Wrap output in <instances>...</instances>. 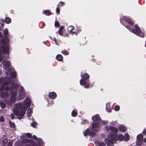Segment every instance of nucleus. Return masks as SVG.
Wrapping results in <instances>:
<instances>
[{
  "label": "nucleus",
  "instance_id": "1",
  "mask_svg": "<svg viewBox=\"0 0 146 146\" xmlns=\"http://www.w3.org/2000/svg\"><path fill=\"white\" fill-rule=\"evenodd\" d=\"M24 103L23 105L20 103L17 104H16V108L13 110L14 114L19 116V118L21 119L23 118L26 112V108L31 106V100L28 98L25 100Z\"/></svg>",
  "mask_w": 146,
  "mask_h": 146
},
{
  "label": "nucleus",
  "instance_id": "2",
  "mask_svg": "<svg viewBox=\"0 0 146 146\" xmlns=\"http://www.w3.org/2000/svg\"><path fill=\"white\" fill-rule=\"evenodd\" d=\"M4 84L7 86L5 88V91L9 90L10 92L11 96L10 99L12 102L14 103L16 102L17 99V89L18 88V86L17 84L14 83L12 82L9 83L7 82H5Z\"/></svg>",
  "mask_w": 146,
  "mask_h": 146
},
{
  "label": "nucleus",
  "instance_id": "3",
  "mask_svg": "<svg viewBox=\"0 0 146 146\" xmlns=\"http://www.w3.org/2000/svg\"><path fill=\"white\" fill-rule=\"evenodd\" d=\"M112 136L114 137L111 140H110L108 139H105L104 141L107 146H114V144L116 143V141L118 140L122 141L124 140V136L122 134H120L118 136L117 135H114Z\"/></svg>",
  "mask_w": 146,
  "mask_h": 146
},
{
  "label": "nucleus",
  "instance_id": "4",
  "mask_svg": "<svg viewBox=\"0 0 146 146\" xmlns=\"http://www.w3.org/2000/svg\"><path fill=\"white\" fill-rule=\"evenodd\" d=\"M124 26L133 33L142 38H143L144 37L145 35L144 32L141 31L137 25L136 24L135 25V28L134 29H132L129 25H125Z\"/></svg>",
  "mask_w": 146,
  "mask_h": 146
},
{
  "label": "nucleus",
  "instance_id": "5",
  "mask_svg": "<svg viewBox=\"0 0 146 146\" xmlns=\"http://www.w3.org/2000/svg\"><path fill=\"white\" fill-rule=\"evenodd\" d=\"M90 76L87 73L84 74L81 76L82 79L80 81V84L82 86H84L86 88H89L92 87L90 85V81L89 80Z\"/></svg>",
  "mask_w": 146,
  "mask_h": 146
},
{
  "label": "nucleus",
  "instance_id": "6",
  "mask_svg": "<svg viewBox=\"0 0 146 146\" xmlns=\"http://www.w3.org/2000/svg\"><path fill=\"white\" fill-rule=\"evenodd\" d=\"M105 129L108 132H110V131H111V133L108 136V138L110 140H111L114 137L112 136V135H117V133L118 132V130L117 128L116 127H113L112 126H106L105 127Z\"/></svg>",
  "mask_w": 146,
  "mask_h": 146
},
{
  "label": "nucleus",
  "instance_id": "7",
  "mask_svg": "<svg viewBox=\"0 0 146 146\" xmlns=\"http://www.w3.org/2000/svg\"><path fill=\"white\" fill-rule=\"evenodd\" d=\"M91 130L89 128H88L84 132V135L85 136H86L88 135L92 136L93 137L96 135V132L97 131V129H92L91 128Z\"/></svg>",
  "mask_w": 146,
  "mask_h": 146
},
{
  "label": "nucleus",
  "instance_id": "8",
  "mask_svg": "<svg viewBox=\"0 0 146 146\" xmlns=\"http://www.w3.org/2000/svg\"><path fill=\"white\" fill-rule=\"evenodd\" d=\"M23 141L24 143H29V144H26L24 146H38L37 144L31 139H23Z\"/></svg>",
  "mask_w": 146,
  "mask_h": 146
},
{
  "label": "nucleus",
  "instance_id": "9",
  "mask_svg": "<svg viewBox=\"0 0 146 146\" xmlns=\"http://www.w3.org/2000/svg\"><path fill=\"white\" fill-rule=\"evenodd\" d=\"M123 19L131 25H133L134 24V23L132 19L128 17L124 16L123 17Z\"/></svg>",
  "mask_w": 146,
  "mask_h": 146
},
{
  "label": "nucleus",
  "instance_id": "10",
  "mask_svg": "<svg viewBox=\"0 0 146 146\" xmlns=\"http://www.w3.org/2000/svg\"><path fill=\"white\" fill-rule=\"evenodd\" d=\"M1 50L4 53L7 54L9 52V46L8 45H3L1 46Z\"/></svg>",
  "mask_w": 146,
  "mask_h": 146
},
{
  "label": "nucleus",
  "instance_id": "11",
  "mask_svg": "<svg viewBox=\"0 0 146 146\" xmlns=\"http://www.w3.org/2000/svg\"><path fill=\"white\" fill-rule=\"evenodd\" d=\"M92 120L93 121L100 122L101 121V119L99 115L96 114L92 117Z\"/></svg>",
  "mask_w": 146,
  "mask_h": 146
},
{
  "label": "nucleus",
  "instance_id": "12",
  "mask_svg": "<svg viewBox=\"0 0 146 146\" xmlns=\"http://www.w3.org/2000/svg\"><path fill=\"white\" fill-rule=\"evenodd\" d=\"M6 92H3L1 94V97L3 98H6L9 96L8 91H6Z\"/></svg>",
  "mask_w": 146,
  "mask_h": 146
},
{
  "label": "nucleus",
  "instance_id": "13",
  "mask_svg": "<svg viewBox=\"0 0 146 146\" xmlns=\"http://www.w3.org/2000/svg\"><path fill=\"white\" fill-rule=\"evenodd\" d=\"M99 122L93 121L92 124V129H95L97 128L99 125Z\"/></svg>",
  "mask_w": 146,
  "mask_h": 146
},
{
  "label": "nucleus",
  "instance_id": "14",
  "mask_svg": "<svg viewBox=\"0 0 146 146\" xmlns=\"http://www.w3.org/2000/svg\"><path fill=\"white\" fill-rule=\"evenodd\" d=\"M49 98L51 99H53L57 97L56 93L54 92H51L48 95Z\"/></svg>",
  "mask_w": 146,
  "mask_h": 146
},
{
  "label": "nucleus",
  "instance_id": "15",
  "mask_svg": "<svg viewBox=\"0 0 146 146\" xmlns=\"http://www.w3.org/2000/svg\"><path fill=\"white\" fill-rule=\"evenodd\" d=\"M94 143L97 146H106L104 142H100L98 140L95 141Z\"/></svg>",
  "mask_w": 146,
  "mask_h": 146
},
{
  "label": "nucleus",
  "instance_id": "16",
  "mask_svg": "<svg viewBox=\"0 0 146 146\" xmlns=\"http://www.w3.org/2000/svg\"><path fill=\"white\" fill-rule=\"evenodd\" d=\"M10 65V62L7 60L3 61V66L5 68H8L9 67Z\"/></svg>",
  "mask_w": 146,
  "mask_h": 146
},
{
  "label": "nucleus",
  "instance_id": "17",
  "mask_svg": "<svg viewBox=\"0 0 146 146\" xmlns=\"http://www.w3.org/2000/svg\"><path fill=\"white\" fill-rule=\"evenodd\" d=\"M5 38V39H1L0 41V42L2 44H3L4 45H6V44L7 43H8L9 41V40L7 38Z\"/></svg>",
  "mask_w": 146,
  "mask_h": 146
},
{
  "label": "nucleus",
  "instance_id": "18",
  "mask_svg": "<svg viewBox=\"0 0 146 146\" xmlns=\"http://www.w3.org/2000/svg\"><path fill=\"white\" fill-rule=\"evenodd\" d=\"M119 129L121 132H125L127 131V128L124 126L122 125H119Z\"/></svg>",
  "mask_w": 146,
  "mask_h": 146
},
{
  "label": "nucleus",
  "instance_id": "19",
  "mask_svg": "<svg viewBox=\"0 0 146 146\" xmlns=\"http://www.w3.org/2000/svg\"><path fill=\"white\" fill-rule=\"evenodd\" d=\"M56 58L58 61H61L63 60V57L61 55L58 54L56 56Z\"/></svg>",
  "mask_w": 146,
  "mask_h": 146
},
{
  "label": "nucleus",
  "instance_id": "20",
  "mask_svg": "<svg viewBox=\"0 0 146 146\" xmlns=\"http://www.w3.org/2000/svg\"><path fill=\"white\" fill-rule=\"evenodd\" d=\"M64 28V27L63 26H61L60 27L58 31V34L61 36L63 35V30Z\"/></svg>",
  "mask_w": 146,
  "mask_h": 146
},
{
  "label": "nucleus",
  "instance_id": "21",
  "mask_svg": "<svg viewBox=\"0 0 146 146\" xmlns=\"http://www.w3.org/2000/svg\"><path fill=\"white\" fill-rule=\"evenodd\" d=\"M136 143L137 145L141 146L143 145V140L140 139H137Z\"/></svg>",
  "mask_w": 146,
  "mask_h": 146
},
{
  "label": "nucleus",
  "instance_id": "22",
  "mask_svg": "<svg viewBox=\"0 0 146 146\" xmlns=\"http://www.w3.org/2000/svg\"><path fill=\"white\" fill-rule=\"evenodd\" d=\"M37 141L38 143V145L39 146L42 145L44 144V141L41 138H38Z\"/></svg>",
  "mask_w": 146,
  "mask_h": 146
},
{
  "label": "nucleus",
  "instance_id": "23",
  "mask_svg": "<svg viewBox=\"0 0 146 146\" xmlns=\"http://www.w3.org/2000/svg\"><path fill=\"white\" fill-rule=\"evenodd\" d=\"M4 35L5 38H7V36H9V31L7 29H5L3 31Z\"/></svg>",
  "mask_w": 146,
  "mask_h": 146
},
{
  "label": "nucleus",
  "instance_id": "24",
  "mask_svg": "<svg viewBox=\"0 0 146 146\" xmlns=\"http://www.w3.org/2000/svg\"><path fill=\"white\" fill-rule=\"evenodd\" d=\"M44 13L46 15H50L52 14L51 11L49 10H45L44 11Z\"/></svg>",
  "mask_w": 146,
  "mask_h": 146
},
{
  "label": "nucleus",
  "instance_id": "25",
  "mask_svg": "<svg viewBox=\"0 0 146 146\" xmlns=\"http://www.w3.org/2000/svg\"><path fill=\"white\" fill-rule=\"evenodd\" d=\"M124 139L125 141H128L129 139V134L128 133H126L125 134Z\"/></svg>",
  "mask_w": 146,
  "mask_h": 146
},
{
  "label": "nucleus",
  "instance_id": "26",
  "mask_svg": "<svg viewBox=\"0 0 146 146\" xmlns=\"http://www.w3.org/2000/svg\"><path fill=\"white\" fill-rule=\"evenodd\" d=\"M4 21L6 23L9 24L11 22V19L9 17H6Z\"/></svg>",
  "mask_w": 146,
  "mask_h": 146
},
{
  "label": "nucleus",
  "instance_id": "27",
  "mask_svg": "<svg viewBox=\"0 0 146 146\" xmlns=\"http://www.w3.org/2000/svg\"><path fill=\"white\" fill-rule=\"evenodd\" d=\"M24 97L23 96L22 94V93H19L18 99L19 100H21L24 98Z\"/></svg>",
  "mask_w": 146,
  "mask_h": 146
},
{
  "label": "nucleus",
  "instance_id": "28",
  "mask_svg": "<svg viewBox=\"0 0 146 146\" xmlns=\"http://www.w3.org/2000/svg\"><path fill=\"white\" fill-rule=\"evenodd\" d=\"M106 110L109 112H110L111 111V108L110 107L109 104H106Z\"/></svg>",
  "mask_w": 146,
  "mask_h": 146
},
{
  "label": "nucleus",
  "instance_id": "29",
  "mask_svg": "<svg viewBox=\"0 0 146 146\" xmlns=\"http://www.w3.org/2000/svg\"><path fill=\"white\" fill-rule=\"evenodd\" d=\"M74 29V27L72 26H69L67 28V30L70 33L71 32H72V31Z\"/></svg>",
  "mask_w": 146,
  "mask_h": 146
},
{
  "label": "nucleus",
  "instance_id": "30",
  "mask_svg": "<svg viewBox=\"0 0 146 146\" xmlns=\"http://www.w3.org/2000/svg\"><path fill=\"white\" fill-rule=\"evenodd\" d=\"M10 127L12 128H15V123L13 122H11V120L9 121Z\"/></svg>",
  "mask_w": 146,
  "mask_h": 146
},
{
  "label": "nucleus",
  "instance_id": "31",
  "mask_svg": "<svg viewBox=\"0 0 146 146\" xmlns=\"http://www.w3.org/2000/svg\"><path fill=\"white\" fill-rule=\"evenodd\" d=\"M137 139H140L143 140V136L142 134H139L137 135Z\"/></svg>",
  "mask_w": 146,
  "mask_h": 146
},
{
  "label": "nucleus",
  "instance_id": "32",
  "mask_svg": "<svg viewBox=\"0 0 146 146\" xmlns=\"http://www.w3.org/2000/svg\"><path fill=\"white\" fill-rule=\"evenodd\" d=\"M8 142V140L7 139H3L2 141V144L3 146H5Z\"/></svg>",
  "mask_w": 146,
  "mask_h": 146
},
{
  "label": "nucleus",
  "instance_id": "33",
  "mask_svg": "<svg viewBox=\"0 0 146 146\" xmlns=\"http://www.w3.org/2000/svg\"><path fill=\"white\" fill-rule=\"evenodd\" d=\"M17 74L16 72H14L11 74V78H16Z\"/></svg>",
  "mask_w": 146,
  "mask_h": 146
},
{
  "label": "nucleus",
  "instance_id": "34",
  "mask_svg": "<svg viewBox=\"0 0 146 146\" xmlns=\"http://www.w3.org/2000/svg\"><path fill=\"white\" fill-rule=\"evenodd\" d=\"M72 115L73 117H76L77 115V113L76 111L73 110L72 112Z\"/></svg>",
  "mask_w": 146,
  "mask_h": 146
},
{
  "label": "nucleus",
  "instance_id": "35",
  "mask_svg": "<svg viewBox=\"0 0 146 146\" xmlns=\"http://www.w3.org/2000/svg\"><path fill=\"white\" fill-rule=\"evenodd\" d=\"M64 5V3L62 1H60L58 4L57 5V6L59 7L63 6Z\"/></svg>",
  "mask_w": 146,
  "mask_h": 146
},
{
  "label": "nucleus",
  "instance_id": "36",
  "mask_svg": "<svg viewBox=\"0 0 146 146\" xmlns=\"http://www.w3.org/2000/svg\"><path fill=\"white\" fill-rule=\"evenodd\" d=\"M61 52L62 54L65 55H68L69 54L68 52L66 50H62Z\"/></svg>",
  "mask_w": 146,
  "mask_h": 146
},
{
  "label": "nucleus",
  "instance_id": "37",
  "mask_svg": "<svg viewBox=\"0 0 146 146\" xmlns=\"http://www.w3.org/2000/svg\"><path fill=\"white\" fill-rule=\"evenodd\" d=\"M120 109V107L118 105H116L115 107V110L116 111H118Z\"/></svg>",
  "mask_w": 146,
  "mask_h": 146
},
{
  "label": "nucleus",
  "instance_id": "38",
  "mask_svg": "<svg viewBox=\"0 0 146 146\" xmlns=\"http://www.w3.org/2000/svg\"><path fill=\"white\" fill-rule=\"evenodd\" d=\"M31 126L33 127H35L37 125V123L36 122H33L31 124Z\"/></svg>",
  "mask_w": 146,
  "mask_h": 146
},
{
  "label": "nucleus",
  "instance_id": "39",
  "mask_svg": "<svg viewBox=\"0 0 146 146\" xmlns=\"http://www.w3.org/2000/svg\"><path fill=\"white\" fill-rule=\"evenodd\" d=\"M54 25L56 27H59L60 24L58 21H55L54 23Z\"/></svg>",
  "mask_w": 146,
  "mask_h": 146
},
{
  "label": "nucleus",
  "instance_id": "40",
  "mask_svg": "<svg viewBox=\"0 0 146 146\" xmlns=\"http://www.w3.org/2000/svg\"><path fill=\"white\" fill-rule=\"evenodd\" d=\"M56 12L58 14H59L60 12V9L58 6L56 8Z\"/></svg>",
  "mask_w": 146,
  "mask_h": 146
},
{
  "label": "nucleus",
  "instance_id": "41",
  "mask_svg": "<svg viewBox=\"0 0 146 146\" xmlns=\"http://www.w3.org/2000/svg\"><path fill=\"white\" fill-rule=\"evenodd\" d=\"M24 90V89L23 87L22 86H21L20 87L19 89V93H22L23 92Z\"/></svg>",
  "mask_w": 146,
  "mask_h": 146
},
{
  "label": "nucleus",
  "instance_id": "42",
  "mask_svg": "<svg viewBox=\"0 0 146 146\" xmlns=\"http://www.w3.org/2000/svg\"><path fill=\"white\" fill-rule=\"evenodd\" d=\"M26 136L28 138H31L32 137L31 134L29 133H27L26 135Z\"/></svg>",
  "mask_w": 146,
  "mask_h": 146
},
{
  "label": "nucleus",
  "instance_id": "43",
  "mask_svg": "<svg viewBox=\"0 0 146 146\" xmlns=\"http://www.w3.org/2000/svg\"><path fill=\"white\" fill-rule=\"evenodd\" d=\"M13 144V142L12 141H9L8 142L7 146H12Z\"/></svg>",
  "mask_w": 146,
  "mask_h": 146
},
{
  "label": "nucleus",
  "instance_id": "44",
  "mask_svg": "<svg viewBox=\"0 0 146 146\" xmlns=\"http://www.w3.org/2000/svg\"><path fill=\"white\" fill-rule=\"evenodd\" d=\"M0 104L1 106V107L2 108H4L5 107V105L3 103V102H0Z\"/></svg>",
  "mask_w": 146,
  "mask_h": 146
},
{
  "label": "nucleus",
  "instance_id": "45",
  "mask_svg": "<svg viewBox=\"0 0 146 146\" xmlns=\"http://www.w3.org/2000/svg\"><path fill=\"white\" fill-rule=\"evenodd\" d=\"M1 21H2V23H1V25L2 27H3L4 26V20L3 19H1Z\"/></svg>",
  "mask_w": 146,
  "mask_h": 146
},
{
  "label": "nucleus",
  "instance_id": "46",
  "mask_svg": "<svg viewBox=\"0 0 146 146\" xmlns=\"http://www.w3.org/2000/svg\"><path fill=\"white\" fill-rule=\"evenodd\" d=\"M32 138L35 140H37L38 138H37V137L35 135H34L32 137Z\"/></svg>",
  "mask_w": 146,
  "mask_h": 146
},
{
  "label": "nucleus",
  "instance_id": "47",
  "mask_svg": "<svg viewBox=\"0 0 146 146\" xmlns=\"http://www.w3.org/2000/svg\"><path fill=\"white\" fill-rule=\"evenodd\" d=\"M143 133L144 135L146 136V128L144 129Z\"/></svg>",
  "mask_w": 146,
  "mask_h": 146
},
{
  "label": "nucleus",
  "instance_id": "48",
  "mask_svg": "<svg viewBox=\"0 0 146 146\" xmlns=\"http://www.w3.org/2000/svg\"><path fill=\"white\" fill-rule=\"evenodd\" d=\"M32 111L30 109H28L27 110V113L31 114Z\"/></svg>",
  "mask_w": 146,
  "mask_h": 146
},
{
  "label": "nucleus",
  "instance_id": "49",
  "mask_svg": "<svg viewBox=\"0 0 146 146\" xmlns=\"http://www.w3.org/2000/svg\"><path fill=\"white\" fill-rule=\"evenodd\" d=\"M4 121V119L3 117H1L0 118V121L3 122Z\"/></svg>",
  "mask_w": 146,
  "mask_h": 146
},
{
  "label": "nucleus",
  "instance_id": "50",
  "mask_svg": "<svg viewBox=\"0 0 146 146\" xmlns=\"http://www.w3.org/2000/svg\"><path fill=\"white\" fill-rule=\"evenodd\" d=\"M102 123L104 124L105 125L108 123V122L106 121H102Z\"/></svg>",
  "mask_w": 146,
  "mask_h": 146
},
{
  "label": "nucleus",
  "instance_id": "51",
  "mask_svg": "<svg viewBox=\"0 0 146 146\" xmlns=\"http://www.w3.org/2000/svg\"><path fill=\"white\" fill-rule=\"evenodd\" d=\"M11 119H13L14 118V114L13 113H11Z\"/></svg>",
  "mask_w": 146,
  "mask_h": 146
},
{
  "label": "nucleus",
  "instance_id": "52",
  "mask_svg": "<svg viewBox=\"0 0 146 146\" xmlns=\"http://www.w3.org/2000/svg\"><path fill=\"white\" fill-rule=\"evenodd\" d=\"M53 40L55 42V43L56 44H58V43L56 42V39L55 38H54Z\"/></svg>",
  "mask_w": 146,
  "mask_h": 146
},
{
  "label": "nucleus",
  "instance_id": "53",
  "mask_svg": "<svg viewBox=\"0 0 146 146\" xmlns=\"http://www.w3.org/2000/svg\"><path fill=\"white\" fill-rule=\"evenodd\" d=\"M63 36L64 37H68L69 36V35L68 33H67V34H66L65 35H63Z\"/></svg>",
  "mask_w": 146,
  "mask_h": 146
},
{
  "label": "nucleus",
  "instance_id": "54",
  "mask_svg": "<svg viewBox=\"0 0 146 146\" xmlns=\"http://www.w3.org/2000/svg\"><path fill=\"white\" fill-rule=\"evenodd\" d=\"M82 122L83 123H84V124H85L87 123V121L85 120H83L82 121Z\"/></svg>",
  "mask_w": 146,
  "mask_h": 146
},
{
  "label": "nucleus",
  "instance_id": "55",
  "mask_svg": "<svg viewBox=\"0 0 146 146\" xmlns=\"http://www.w3.org/2000/svg\"><path fill=\"white\" fill-rule=\"evenodd\" d=\"M70 33H72L73 34H76V35H77V33H76V32H75L74 31L73 32V31H72V32H71Z\"/></svg>",
  "mask_w": 146,
  "mask_h": 146
},
{
  "label": "nucleus",
  "instance_id": "56",
  "mask_svg": "<svg viewBox=\"0 0 146 146\" xmlns=\"http://www.w3.org/2000/svg\"><path fill=\"white\" fill-rule=\"evenodd\" d=\"M4 89V88L3 86H1L0 88V90H3Z\"/></svg>",
  "mask_w": 146,
  "mask_h": 146
},
{
  "label": "nucleus",
  "instance_id": "57",
  "mask_svg": "<svg viewBox=\"0 0 146 146\" xmlns=\"http://www.w3.org/2000/svg\"><path fill=\"white\" fill-rule=\"evenodd\" d=\"M27 116L28 117H30L31 116V114L27 113Z\"/></svg>",
  "mask_w": 146,
  "mask_h": 146
},
{
  "label": "nucleus",
  "instance_id": "58",
  "mask_svg": "<svg viewBox=\"0 0 146 146\" xmlns=\"http://www.w3.org/2000/svg\"><path fill=\"white\" fill-rule=\"evenodd\" d=\"M120 22L122 24H123V25L124 26L125 25V24H124L122 21L120 19Z\"/></svg>",
  "mask_w": 146,
  "mask_h": 146
},
{
  "label": "nucleus",
  "instance_id": "59",
  "mask_svg": "<svg viewBox=\"0 0 146 146\" xmlns=\"http://www.w3.org/2000/svg\"><path fill=\"white\" fill-rule=\"evenodd\" d=\"M2 34L1 33V32H0V38H2Z\"/></svg>",
  "mask_w": 146,
  "mask_h": 146
},
{
  "label": "nucleus",
  "instance_id": "60",
  "mask_svg": "<svg viewBox=\"0 0 146 146\" xmlns=\"http://www.w3.org/2000/svg\"><path fill=\"white\" fill-rule=\"evenodd\" d=\"M143 141L144 142L146 143V138H145L144 140Z\"/></svg>",
  "mask_w": 146,
  "mask_h": 146
},
{
  "label": "nucleus",
  "instance_id": "61",
  "mask_svg": "<svg viewBox=\"0 0 146 146\" xmlns=\"http://www.w3.org/2000/svg\"><path fill=\"white\" fill-rule=\"evenodd\" d=\"M2 59V58L0 56V62L1 61Z\"/></svg>",
  "mask_w": 146,
  "mask_h": 146
},
{
  "label": "nucleus",
  "instance_id": "62",
  "mask_svg": "<svg viewBox=\"0 0 146 146\" xmlns=\"http://www.w3.org/2000/svg\"><path fill=\"white\" fill-rule=\"evenodd\" d=\"M42 24L43 26H45V24L42 23Z\"/></svg>",
  "mask_w": 146,
  "mask_h": 146
},
{
  "label": "nucleus",
  "instance_id": "63",
  "mask_svg": "<svg viewBox=\"0 0 146 146\" xmlns=\"http://www.w3.org/2000/svg\"><path fill=\"white\" fill-rule=\"evenodd\" d=\"M5 135H3V137H5Z\"/></svg>",
  "mask_w": 146,
  "mask_h": 146
},
{
  "label": "nucleus",
  "instance_id": "64",
  "mask_svg": "<svg viewBox=\"0 0 146 146\" xmlns=\"http://www.w3.org/2000/svg\"><path fill=\"white\" fill-rule=\"evenodd\" d=\"M1 143V140H0V144Z\"/></svg>",
  "mask_w": 146,
  "mask_h": 146
}]
</instances>
